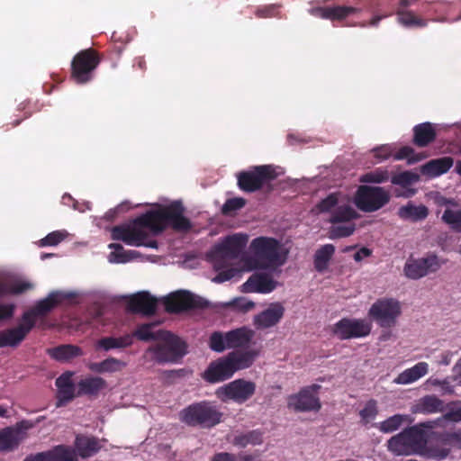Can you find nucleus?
Wrapping results in <instances>:
<instances>
[{
	"label": "nucleus",
	"mask_w": 461,
	"mask_h": 461,
	"mask_svg": "<svg viewBox=\"0 0 461 461\" xmlns=\"http://www.w3.org/2000/svg\"><path fill=\"white\" fill-rule=\"evenodd\" d=\"M383 0H358L357 5H328L318 6L309 10V13L315 17L330 20L338 23L343 27H376L380 21L385 18V14H375L370 20L362 19V14L366 4L380 5Z\"/></svg>",
	"instance_id": "nucleus-1"
},
{
	"label": "nucleus",
	"mask_w": 461,
	"mask_h": 461,
	"mask_svg": "<svg viewBox=\"0 0 461 461\" xmlns=\"http://www.w3.org/2000/svg\"><path fill=\"white\" fill-rule=\"evenodd\" d=\"M185 207L181 201H174L167 205H159L156 210H149L138 220L146 225L153 234L162 233L167 228L177 232H187L192 223L185 215Z\"/></svg>",
	"instance_id": "nucleus-2"
},
{
	"label": "nucleus",
	"mask_w": 461,
	"mask_h": 461,
	"mask_svg": "<svg viewBox=\"0 0 461 461\" xmlns=\"http://www.w3.org/2000/svg\"><path fill=\"white\" fill-rule=\"evenodd\" d=\"M251 255L244 261L250 269H276L283 266L286 255L281 252L280 242L275 238L258 237L249 245Z\"/></svg>",
	"instance_id": "nucleus-3"
},
{
	"label": "nucleus",
	"mask_w": 461,
	"mask_h": 461,
	"mask_svg": "<svg viewBox=\"0 0 461 461\" xmlns=\"http://www.w3.org/2000/svg\"><path fill=\"white\" fill-rule=\"evenodd\" d=\"M179 417L188 426L210 429L221 422L222 413L213 402L201 401L184 408Z\"/></svg>",
	"instance_id": "nucleus-4"
},
{
	"label": "nucleus",
	"mask_w": 461,
	"mask_h": 461,
	"mask_svg": "<svg viewBox=\"0 0 461 461\" xmlns=\"http://www.w3.org/2000/svg\"><path fill=\"white\" fill-rule=\"evenodd\" d=\"M101 60L100 53L93 48L80 50L71 61V79L80 85L90 82Z\"/></svg>",
	"instance_id": "nucleus-5"
},
{
	"label": "nucleus",
	"mask_w": 461,
	"mask_h": 461,
	"mask_svg": "<svg viewBox=\"0 0 461 461\" xmlns=\"http://www.w3.org/2000/svg\"><path fill=\"white\" fill-rule=\"evenodd\" d=\"M159 339L163 342L149 348L158 363L177 362L186 354V344L177 336L165 331Z\"/></svg>",
	"instance_id": "nucleus-6"
},
{
	"label": "nucleus",
	"mask_w": 461,
	"mask_h": 461,
	"mask_svg": "<svg viewBox=\"0 0 461 461\" xmlns=\"http://www.w3.org/2000/svg\"><path fill=\"white\" fill-rule=\"evenodd\" d=\"M140 218V215L135 218L130 223H124L113 227L111 231L112 239L114 240H121L130 246H147L149 248H156V241H151L149 243L145 242L149 237L148 232L144 230L147 229V226L141 224L138 221Z\"/></svg>",
	"instance_id": "nucleus-7"
},
{
	"label": "nucleus",
	"mask_w": 461,
	"mask_h": 461,
	"mask_svg": "<svg viewBox=\"0 0 461 461\" xmlns=\"http://www.w3.org/2000/svg\"><path fill=\"white\" fill-rule=\"evenodd\" d=\"M390 201V194L383 187L360 185L355 194L354 203L357 209L364 212H374Z\"/></svg>",
	"instance_id": "nucleus-8"
},
{
	"label": "nucleus",
	"mask_w": 461,
	"mask_h": 461,
	"mask_svg": "<svg viewBox=\"0 0 461 461\" xmlns=\"http://www.w3.org/2000/svg\"><path fill=\"white\" fill-rule=\"evenodd\" d=\"M401 313V303L393 298L378 299L368 311V316L382 328L393 327Z\"/></svg>",
	"instance_id": "nucleus-9"
},
{
	"label": "nucleus",
	"mask_w": 461,
	"mask_h": 461,
	"mask_svg": "<svg viewBox=\"0 0 461 461\" xmlns=\"http://www.w3.org/2000/svg\"><path fill=\"white\" fill-rule=\"evenodd\" d=\"M276 177V174L272 166H257L237 175L238 186L244 192L253 193L260 190L267 182L274 180Z\"/></svg>",
	"instance_id": "nucleus-10"
},
{
	"label": "nucleus",
	"mask_w": 461,
	"mask_h": 461,
	"mask_svg": "<svg viewBox=\"0 0 461 461\" xmlns=\"http://www.w3.org/2000/svg\"><path fill=\"white\" fill-rule=\"evenodd\" d=\"M165 309L169 313H178L187 310L208 308L209 303L203 297L189 291L174 292L164 299Z\"/></svg>",
	"instance_id": "nucleus-11"
},
{
	"label": "nucleus",
	"mask_w": 461,
	"mask_h": 461,
	"mask_svg": "<svg viewBox=\"0 0 461 461\" xmlns=\"http://www.w3.org/2000/svg\"><path fill=\"white\" fill-rule=\"evenodd\" d=\"M256 387L254 382L240 378L220 387L216 393L222 402L242 404L254 395Z\"/></svg>",
	"instance_id": "nucleus-12"
},
{
	"label": "nucleus",
	"mask_w": 461,
	"mask_h": 461,
	"mask_svg": "<svg viewBox=\"0 0 461 461\" xmlns=\"http://www.w3.org/2000/svg\"><path fill=\"white\" fill-rule=\"evenodd\" d=\"M371 323L366 319L342 318L332 326V334L340 340L364 338L370 334Z\"/></svg>",
	"instance_id": "nucleus-13"
},
{
	"label": "nucleus",
	"mask_w": 461,
	"mask_h": 461,
	"mask_svg": "<svg viewBox=\"0 0 461 461\" xmlns=\"http://www.w3.org/2000/svg\"><path fill=\"white\" fill-rule=\"evenodd\" d=\"M321 389L319 384H312L302 388L298 393L288 397L287 406L297 412L318 411L321 408L318 391Z\"/></svg>",
	"instance_id": "nucleus-14"
},
{
	"label": "nucleus",
	"mask_w": 461,
	"mask_h": 461,
	"mask_svg": "<svg viewBox=\"0 0 461 461\" xmlns=\"http://www.w3.org/2000/svg\"><path fill=\"white\" fill-rule=\"evenodd\" d=\"M447 261L434 253L429 254L426 258L409 259L404 265V274L408 278L417 280L429 273L437 272Z\"/></svg>",
	"instance_id": "nucleus-15"
},
{
	"label": "nucleus",
	"mask_w": 461,
	"mask_h": 461,
	"mask_svg": "<svg viewBox=\"0 0 461 461\" xmlns=\"http://www.w3.org/2000/svg\"><path fill=\"white\" fill-rule=\"evenodd\" d=\"M66 297L61 292L54 291L50 293L46 298L40 300L32 308L24 312L22 315V320L29 324L31 323L32 329H33L37 318L46 316L60 304Z\"/></svg>",
	"instance_id": "nucleus-16"
},
{
	"label": "nucleus",
	"mask_w": 461,
	"mask_h": 461,
	"mask_svg": "<svg viewBox=\"0 0 461 461\" xmlns=\"http://www.w3.org/2000/svg\"><path fill=\"white\" fill-rule=\"evenodd\" d=\"M34 423L28 420H23L14 427H8L0 431V450L11 451L15 449L20 443L26 438V430L33 428Z\"/></svg>",
	"instance_id": "nucleus-17"
},
{
	"label": "nucleus",
	"mask_w": 461,
	"mask_h": 461,
	"mask_svg": "<svg viewBox=\"0 0 461 461\" xmlns=\"http://www.w3.org/2000/svg\"><path fill=\"white\" fill-rule=\"evenodd\" d=\"M233 375L231 364L225 356L212 361L203 374V378L208 383L215 384L228 380Z\"/></svg>",
	"instance_id": "nucleus-18"
},
{
	"label": "nucleus",
	"mask_w": 461,
	"mask_h": 461,
	"mask_svg": "<svg viewBox=\"0 0 461 461\" xmlns=\"http://www.w3.org/2000/svg\"><path fill=\"white\" fill-rule=\"evenodd\" d=\"M435 424V421L421 422L402 431L404 438H407L413 453L420 455L428 438L427 432L424 429H433Z\"/></svg>",
	"instance_id": "nucleus-19"
},
{
	"label": "nucleus",
	"mask_w": 461,
	"mask_h": 461,
	"mask_svg": "<svg viewBox=\"0 0 461 461\" xmlns=\"http://www.w3.org/2000/svg\"><path fill=\"white\" fill-rule=\"evenodd\" d=\"M249 236L243 233H236L225 238V240L216 247L217 252L223 257L237 259L247 246Z\"/></svg>",
	"instance_id": "nucleus-20"
},
{
	"label": "nucleus",
	"mask_w": 461,
	"mask_h": 461,
	"mask_svg": "<svg viewBox=\"0 0 461 461\" xmlns=\"http://www.w3.org/2000/svg\"><path fill=\"white\" fill-rule=\"evenodd\" d=\"M277 285V282L267 273H255L242 285L244 293L269 294Z\"/></svg>",
	"instance_id": "nucleus-21"
},
{
	"label": "nucleus",
	"mask_w": 461,
	"mask_h": 461,
	"mask_svg": "<svg viewBox=\"0 0 461 461\" xmlns=\"http://www.w3.org/2000/svg\"><path fill=\"white\" fill-rule=\"evenodd\" d=\"M285 314V307L280 303H271L266 310L254 317V325L258 330L276 326Z\"/></svg>",
	"instance_id": "nucleus-22"
},
{
	"label": "nucleus",
	"mask_w": 461,
	"mask_h": 461,
	"mask_svg": "<svg viewBox=\"0 0 461 461\" xmlns=\"http://www.w3.org/2000/svg\"><path fill=\"white\" fill-rule=\"evenodd\" d=\"M32 324L21 320L16 327L0 331V348H16L32 330Z\"/></svg>",
	"instance_id": "nucleus-23"
},
{
	"label": "nucleus",
	"mask_w": 461,
	"mask_h": 461,
	"mask_svg": "<svg viewBox=\"0 0 461 461\" xmlns=\"http://www.w3.org/2000/svg\"><path fill=\"white\" fill-rule=\"evenodd\" d=\"M157 303V299L148 292H140L130 298L127 307L133 313L149 316L155 313Z\"/></svg>",
	"instance_id": "nucleus-24"
},
{
	"label": "nucleus",
	"mask_w": 461,
	"mask_h": 461,
	"mask_svg": "<svg viewBox=\"0 0 461 461\" xmlns=\"http://www.w3.org/2000/svg\"><path fill=\"white\" fill-rule=\"evenodd\" d=\"M102 448L99 439L93 436L77 434L74 441V450L77 456H79L83 459L95 456Z\"/></svg>",
	"instance_id": "nucleus-25"
},
{
	"label": "nucleus",
	"mask_w": 461,
	"mask_h": 461,
	"mask_svg": "<svg viewBox=\"0 0 461 461\" xmlns=\"http://www.w3.org/2000/svg\"><path fill=\"white\" fill-rule=\"evenodd\" d=\"M450 454L449 447L441 442V432L434 434V439L426 442L423 449L420 453V456L434 459L437 461H441L446 459Z\"/></svg>",
	"instance_id": "nucleus-26"
},
{
	"label": "nucleus",
	"mask_w": 461,
	"mask_h": 461,
	"mask_svg": "<svg viewBox=\"0 0 461 461\" xmlns=\"http://www.w3.org/2000/svg\"><path fill=\"white\" fill-rule=\"evenodd\" d=\"M412 142L419 148H424L435 141L437 131L431 122H422L413 127Z\"/></svg>",
	"instance_id": "nucleus-27"
},
{
	"label": "nucleus",
	"mask_w": 461,
	"mask_h": 461,
	"mask_svg": "<svg viewBox=\"0 0 461 461\" xmlns=\"http://www.w3.org/2000/svg\"><path fill=\"white\" fill-rule=\"evenodd\" d=\"M429 208L424 204L416 205L409 201L405 205L398 209V217L406 221L418 222L425 220L429 216Z\"/></svg>",
	"instance_id": "nucleus-28"
},
{
	"label": "nucleus",
	"mask_w": 461,
	"mask_h": 461,
	"mask_svg": "<svg viewBox=\"0 0 461 461\" xmlns=\"http://www.w3.org/2000/svg\"><path fill=\"white\" fill-rule=\"evenodd\" d=\"M259 351L257 349H250L245 351H232L230 352L227 357L229 358L230 363L231 364V368L233 373L243 370L250 367L255 359L258 356Z\"/></svg>",
	"instance_id": "nucleus-29"
},
{
	"label": "nucleus",
	"mask_w": 461,
	"mask_h": 461,
	"mask_svg": "<svg viewBox=\"0 0 461 461\" xmlns=\"http://www.w3.org/2000/svg\"><path fill=\"white\" fill-rule=\"evenodd\" d=\"M48 355L59 362H69L72 359L84 355L83 349L72 344L59 345L47 350Z\"/></svg>",
	"instance_id": "nucleus-30"
},
{
	"label": "nucleus",
	"mask_w": 461,
	"mask_h": 461,
	"mask_svg": "<svg viewBox=\"0 0 461 461\" xmlns=\"http://www.w3.org/2000/svg\"><path fill=\"white\" fill-rule=\"evenodd\" d=\"M107 386L106 381L100 376H88L77 383V396H97Z\"/></svg>",
	"instance_id": "nucleus-31"
},
{
	"label": "nucleus",
	"mask_w": 461,
	"mask_h": 461,
	"mask_svg": "<svg viewBox=\"0 0 461 461\" xmlns=\"http://www.w3.org/2000/svg\"><path fill=\"white\" fill-rule=\"evenodd\" d=\"M254 331L247 327H240L226 332L228 348L247 347L254 337Z\"/></svg>",
	"instance_id": "nucleus-32"
},
{
	"label": "nucleus",
	"mask_w": 461,
	"mask_h": 461,
	"mask_svg": "<svg viewBox=\"0 0 461 461\" xmlns=\"http://www.w3.org/2000/svg\"><path fill=\"white\" fill-rule=\"evenodd\" d=\"M429 365L426 362H419L413 366L400 373L393 382L397 384H409L427 375Z\"/></svg>",
	"instance_id": "nucleus-33"
},
{
	"label": "nucleus",
	"mask_w": 461,
	"mask_h": 461,
	"mask_svg": "<svg viewBox=\"0 0 461 461\" xmlns=\"http://www.w3.org/2000/svg\"><path fill=\"white\" fill-rule=\"evenodd\" d=\"M132 345V335L125 334L121 337H103L96 342V348L109 351L122 349Z\"/></svg>",
	"instance_id": "nucleus-34"
},
{
	"label": "nucleus",
	"mask_w": 461,
	"mask_h": 461,
	"mask_svg": "<svg viewBox=\"0 0 461 461\" xmlns=\"http://www.w3.org/2000/svg\"><path fill=\"white\" fill-rule=\"evenodd\" d=\"M126 366V362L110 357L101 362L90 363L88 368L97 374H112L122 371Z\"/></svg>",
	"instance_id": "nucleus-35"
},
{
	"label": "nucleus",
	"mask_w": 461,
	"mask_h": 461,
	"mask_svg": "<svg viewBox=\"0 0 461 461\" xmlns=\"http://www.w3.org/2000/svg\"><path fill=\"white\" fill-rule=\"evenodd\" d=\"M454 159L451 157H442L431 159L422 167V173L431 176H438L447 173L453 166Z\"/></svg>",
	"instance_id": "nucleus-36"
},
{
	"label": "nucleus",
	"mask_w": 461,
	"mask_h": 461,
	"mask_svg": "<svg viewBox=\"0 0 461 461\" xmlns=\"http://www.w3.org/2000/svg\"><path fill=\"white\" fill-rule=\"evenodd\" d=\"M43 455L45 461H77L76 451L67 445H58Z\"/></svg>",
	"instance_id": "nucleus-37"
},
{
	"label": "nucleus",
	"mask_w": 461,
	"mask_h": 461,
	"mask_svg": "<svg viewBox=\"0 0 461 461\" xmlns=\"http://www.w3.org/2000/svg\"><path fill=\"white\" fill-rule=\"evenodd\" d=\"M397 21L406 28H423L428 25V21L408 9H397Z\"/></svg>",
	"instance_id": "nucleus-38"
},
{
	"label": "nucleus",
	"mask_w": 461,
	"mask_h": 461,
	"mask_svg": "<svg viewBox=\"0 0 461 461\" xmlns=\"http://www.w3.org/2000/svg\"><path fill=\"white\" fill-rule=\"evenodd\" d=\"M335 252V247L332 244H325L316 250L314 254V267L318 272H323L327 269L328 264Z\"/></svg>",
	"instance_id": "nucleus-39"
},
{
	"label": "nucleus",
	"mask_w": 461,
	"mask_h": 461,
	"mask_svg": "<svg viewBox=\"0 0 461 461\" xmlns=\"http://www.w3.org/2000/svg\"><path fill=\"white\" fill-rule=\"evenodd\" d=\"M444 406V402L437 396L426 395L420 400L417 410L421 413H435L443 411Z\"/></svg>",
	"instance_id": "nucleus-40"
},
{
	"label": "nucleus",
	"mask_w": 461,
	"mask_h": 461,
	"mask_svg": "<svg viewBox=\"0 0 461 461\" xmlns=\"http://www.w3.org/2000/svg\"><path fill=\"white\" fill-rule=\"evenodd\" d=\"M358 213L349 205L337 207L331 213L330 222L332 224L339 222H349L357 219Z\"/></svg>",
	"instance_id": "nucleus-41"
},
{
	"label": "nucleus",
	"mask_w": 461,
	"mask_h": 461,
	"mask_svg": "<svg viewBox=\"0 0 461 461\" xmlns=\"http://www.w3.org/2000/svg\"><path fill=\"white\" fill-rule=\"evenodd\" d=\"M388 449L396 455H409L413 453L407 438H404L402 432L392 437L388 440Z\"/></svg>",
	"instance_id": "nucleus-42"
},
{
	"label": "nucleus",
	"mask_w": 461,
	"mask_h": 461,
	"mask_svg": "<svg viewBox=\"0 0 461 461\" xmlns=\"http://www.w3.org/2000/svg\"><path fill=\"white\" fill-rule=\"evenodd\" d=\"M262 441V433L258 430H251L245 434L235 436L232 443L234 446L246 447L248 445H260Z\"/></svg>",
	"instance_id": "nucleus-43"
},
{
	"label": "nucleus",
	"mask_w": 461,
	"mask_h": 461,
	"mask_svg": "<svg viewBox=\"0 0 461 461\" xmlns=\"http://www.w3.org/2000/svg\"><path fill=\"white\" fill-rule=\"evenodd\" d=\"M406 421H409L408 415L395 414L380 422L377 428L384 433H392L397 430Z\"/></svg>",
	"instance_id": "nucleus-44"
},
{
	"label": "nucleus",
	"mask_w": 461,
	"mask_h": 461,
	"mask_svg": "<svg viewBox=\"0 0 461 461\" xmlns=\"http://www.w3.org/2000/svg\"><path fill=\"white\" fill-rule=\"evenodd\" d=\"M378 414L377 402L375 399L368 400L364 408L359 411L360 421L366 425L375 419Z\"/></svg>",
	"instance_id": "nucleus-45"
},
{
	"label": "nucleus",
	"mask_w": 461,
	"mask_h": 461,
	"mask_svg": "<svg viewBox=\"0 0 461 461\" xmlns=\"http://www.w3.org/2000/svg\"><path fill=\"white\" fill-rule=\"evenodd\" d=\"M389 179V173L386 169L384 168H376L373 171L367 172L364 174L360 181L362 183H375V184H381L384 183Z\"/></svg>",
	"instance_id": "nucleus-46"
},
{
	"label": "nucleus",
	"mask_w": 461,
	"mask_h": 461,
	"mask_svg": "<svg viewBox=\"0 0 461 461\" xmlns=\"http://www.w3.org/2000/svg\"><path fill=\"white\" fill-rule=\"evenodd\" d=\"M420 179L418 174L413 173L411 171H403L397 175H394L391 182L393 185H400L402 187H408L409 185L414 184Z\"/></svg>",
	"instance_id": "nucleus-47"
},
{
	"label": "nucleus",
	"mask_w": 461,
	"mask_h": 461,
	"mask_svg": "<svg viewBox=\"0 0 461 461\" xmlns=\"http://www.w3.org/2000/svg\"><path fill=\"white\" fill-rule=\"evenodd\" d=\"M154 327L153 323L142 324L140 325L132 335L133 337H137L140 340L149 341L152 339H159L160 333L162 331H158V333L152 332V328Z\"/></svg>",
	"instance_id": "nucleus-48"
},
{
	"label": "nucleus",
	"mask_w": 461,
	"mask_h": 461,
	"mask_svg": "<svg viewBox=\"0 0 461 461\" xmlns=\"http://www.w3.org/2000/svg\"><path fill=\"white\" fill-rule=\"evenodd\" d=\"M209 347L214 352H223L227 346L226 333L221 331H214L209 338Z\"/></svg>",
	"instance_id": "nucleus-49"
},
{
	"label": "nucleus",
	"mask_w": 461,
	"mask_h": 461,
	"mask_svg": "<svg viewBox=\"0 0 461 461\" xmlns=\"http://www.w3.org/2000/svg\"><path fill=\"white\" fill-rule=\"evenodd\" d=\"M441 442L450 450L452 447L461 449V429L441 432Z\"/></svg>",
	"instance_id": "nucleus-50"
},
{
	"label": "nucleus",
	"mask_w": 461,
	"mask_h": 461,
	"mask_svg": "<svg viewBox=\"0 0 461 461\" xmlns=\"http://www.w3.org/2000/svg\"><path fill=\"white\" fill-rule=\"evenodd\" d=\"M355 230L356 226L354 223L332 226L330 229V238L339 239L348 237L354 233Z\"/></svg>",
	"instance_id": "nucleus-51"
},
{
	"label": "nucleus",
	"mask_w": 461,
	"mask_h": 461,
	"mask_svg": "<svg viewBox=\"0 0 461 461\" xmlns=\"http://www.w3.org/2000/svg\"><path fill=\"white\" fill-rule=\"evenodd\" d=\"M109 248L115 250V252H112L110 254L111 258L112 257L114 258L113 262L126 263L131 258V254L133 252L132 251H129V252L123 251V247L119 243H111L109 245ZM110 261H112V259H110Z\"/></svg>",
	"instance_id": "nucleus-52"
},
{
	"label": "nucleus",
	"mask_w": 461,
	"mask_h": 461,
	"mask_svg": "<svg viewBox=\"0 0 461 461\" xmlns=\"http://www.w3.org/2000/svg\"><path fill=\"white\" fill-rule=\"evenodd\" d=\"M442 221L450 225L452 229L458 231L461 225V211L446 209L442 215Z\"/></svg>",
	"instance_id": "nucleus-53"
},
{
	"label": "nucleus",
	"mask_w": 461,
	"mask_h": 461,
	"mask_svg": "<svg viewBox=\"0 0 461 461\" xmlns=\"http://www.w3.org/2000/svg\"><path fill=\"white\" fill-rule=\"evenodd\" d=\"M339 203V195L336 193L330 194L327 197L321 200L316 208L320 212H330L333 208L338 205Z\"/></svg>",
	"instance_id": "nucleus-54"
},
{
	"label": "nucleus",
	"mask_w": 461,
	"mask_h": 461,
	"mask_svg": "<svg viewBox=\"0 0 461 461\" xmlns=\"http://www.w3.org/2000/svg\"><path fill=\"white\" fill-rule=\"evenodd\" d=\"M245 204H246V200L242 197H235V198L228 199L224 203V204L221 208V212L224 215H230L233 212H236V211L243 208L245 206Z\"/></svg>",
	"instance_id": "nucleus-55"
},
{
	"label": "nucleus",
	"mask_w": 461,
	"mask_h": 461,
	"mask_svg": "<svg viewBox=\"0 0 461 461\" xmlns=\"http://www.w3.org/2000/svg\"><path fill=\"white\" fill-rule=\"evenodd\" d=\"M67 236L65 231L55 230L49 233L45 238L39 240L40 247L56 246Z\"/></svg>",
	"instance_id": "nucleus-56"
},
{
	"label": "nucleus",
	"mask_w": 461,
	"mask_h": 461,
	"mask_svg": "<svg viewBox=\"0 0 461 461\" xmlns=\"http://www.w3.org/2000/svg\"><path fill=\"white\" fill-rule=\"evenodd\" d=\"M58 406L72 401L75 397H77V393H75V385L58 388Z\"/></svg>",
	"instance_id": "nucleus-57"
},
{
	"label": "nucleus",
	"mask_w": 461,
	"mask_h": 461,
	"mask_svg": "<svg viewBox=\"0 0 461 461\" xmlns=\"http://www.w3.org/2000/svg\"><path fill=\"white\" fill-rule=\"evenodd\" d=\"M279 5H269L263 7H259L256 10L255 14L258 18H271L276 17L279 14Z\"/></svg>",
	"instance_id": "nucleus-58"
},
{
	"label": "nucleus",
	"mask_w": 461,
	"mask_h": 461,
	"mask_svg": "<svg viewBox=\"0 0 461 461\" xmlns=\"http://www.w3.org/2000/svg\"><path fill=\"white\" fill-rule=\"evenodd\" d=\"M230 305L242 312H247L255 307V303L245 298H236L230 303Z\"/></svg>",
	"instance_id": "nucleus-59"
},
{
	"label": "nucleus",
	"mask_w": 461,
	"mask_h": 461,
	"mask_svg": "<svg viewBox=\"0 0 461 461\" xmlns=\"http://www.w3.org/2000/svg\"><path fill=\"white\" fill-rule=\"evenodd\" d=\"M393 150L394 149L393 148V146L389 144H384L373 149L372 152L374 153V156L379 160H384L389 158L393 155Z\"/></svg>",
	"instance_id": "nucleus-60"
},
{
	"label": "nucleus",
	"mask_w": 461,
	"mask_h": 461,
	"mask_svg": "<svg viewBox=\"0 0 461 461\" xmlns=\"http://www.w3.org/2000/svg\"><path fill=\"white\" fill-rule=\"evenodd\" d=\"M239 269L230 267L226 270L219 272L218 275L213 278V282L223 283L225 281L232 279L236 276H239Z\"/></svg>",
	"instance_id": "nucleus-61"
},
{
	"label": "nucleus",
	"mask_w": 461,
	"mask_h": 461,
	"mask_svg": "<svg viewBox=\"0 0 461 461\" xmlns=\"http://www.w3.org/2000/svg\"><path fill=\"white\" fill-rule=\"evenodd\" d=\"M414 154V149L410 146H404L401 148L394 155L393 158L396 160H402L404 158L411 159V157Z\"/></svg>",
	"instance_id": "nucleus-62"
},
{
	"label": "nucleus",
	"mask_w": 461,
	"mask_h": 461,
	"mask_svg": "<svg viewBox=\"0 0 461 461\" xmlns=\"http://www.w3.org/2000/svg\"><path fill=\"white\" fill-rule=\"evenodd\" d=\"M444 419L455 422L461 421V406L450 408L444 415Z\"/></svg>",
	"instance_id": "nucleus-63"
},
{
	"label": "nucleus",
	"mask_w": 461,
	"mask_h": 461,
	"mask_svg": "<svg viewBox=\"0 0 461 461\" xmlns=\"http://www.w3.org/2000/svg\"><path fill=\"white\" fill-rule=\"evenodd\" d=\"M211 461H237L233 454L228 452H220L213 455Z\"/></svg>",
	"instance_id": "nucleus-64"
}]
</instances>
